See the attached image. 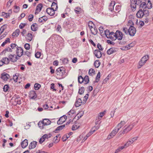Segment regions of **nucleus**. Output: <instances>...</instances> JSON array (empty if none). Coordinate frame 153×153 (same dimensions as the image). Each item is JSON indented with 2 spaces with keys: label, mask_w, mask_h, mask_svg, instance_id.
<instances>
[{
  "label": "nucleus",
  "mask_w": 153,
  "mask_h": 153,
  "mask_svg": "<svg viewBox=\"0 0 153 153\" xmlns=\"http://www.w3.org/2000/svg\"><path fill=\"white\" fill-rule=\"evenodd\" d=\"M57 9V4L55 2H53L51 5V7L47 8L46 11L48 15L51 16H53L55 14V11H56Z\"/></svg>",
  "instance_id": "obj_1"
},
{
  "label": "nucleus",
  "mask_w": 153,
  "mask_h": 153,
  "mask_svg": "<svg viewBox=\"0 0 153 153\" xmlns=\"http://www.w3.org/2000/svg\"><path fill=\"white\" fill-rule=\"evenodd\" d=\"M56 72L57 75L61 76L62 78L66 76L65 68L62 67L58 68L56 71Z\"/></svg>",
  "instance_id": "obj_2"
},
{
  "label": "nucleus",
  "mask_w": 153,
  "mask_h": 153,
  "mask_svg": "<svg viewBox=\"0 0 153 153\" xmlns=\"http://www.w3.org/2000/svg\"><path fill=\"white\" fill-rule=\"evenodd\" d=\"M78 82L81 84L84 81L85 82L84 83L85 84H87L89 81L88 76L87 75L85 76L84 78L81 76H79L78 78Z\"/></svg>",
  "instance_id": "obj_3"
},
{
  "label": "nucleus",
  "mask_w": 153,
  "mask_h": 153,
  "mask_svg": "<svg viewBox=\"0 0 153 153\" xmlns=\"http://www.w3.org/2000/svg\"><path fill=\"white\" fill-rule=\"evenodd\" d=\"M149 56L148 55H146L144 56L142 58L139 62V65L138 66V68H141L146 62L149 59Z\"/></svg>",
  "instance_id": "obj_4"
},
{
  "label": "nucleus",
  "mask_w": 153,
  "mask_h": 153,
  "mask_svg": "<svg viewBox=\"0 0 153 153\" xmlns=\"http://www.w3.org/2000/svg\"><path fill=\"white\" fill-rule=\"evenodd\" d=\"M119 131V128H117V127H115L110 134L108 136L107 139L109 140L114 136Z\"/></svg>",
  "instance_id": "obj_5"
},
{
  "label": "nucleus",
  "mask_w": 153,
  "mask_h": 153,
  "mask_svg": "<svg viewBox=\"0 0 153 153\" xmlns=\"http://www.w3.org/2000/svg\"><path fill=\"white\" fill-rule=\"evenodd\" d=\"M52 136L51 133H50L48 134H45L44 135L39 139V142L40 144L42 143L45 140V138H48Z\"/></svg>",
  "instance_id": "obj_6"
},
{
  "label": "nucleus",
  "mask_w": 153,
  "mask_h": 153,
  "mask_svg": "<svg viewBox=\"0 0 153 153\" xmlns=\"http://www.w3.org/2000/svg\"><path fill=\"white\" fill-rule=\"evenodd\" d=\"M114 36L116 38L119 40H120L122 39L123 37V34L119 30H117L115 32V34Z\"/></svg>",
  "instance_id": "obj_7"
},
{
  "label": "nucleus",
  "mask_w": 153,
  "mask_h": 153,
  "mask_svg": "<svg viewBox=\"0 0 153 153\" xmlns=\"http://www.w3.org/2000/svg\"><path fill=\"white\" fill-rule=\"evenodd\" d=\"M129 34L131 36H134L136 33L135 28L132 25H130L129 28Z\"/></svg>",
  "instance_id": "obj_8"
},
{
  "label": "nucleus",
  "mask_w": 153,
  "mask_h": 153,
  "mask_svg": "<svg viewBox=\"0 0 153 153\" xmlns=\"http://www.w3.org/2000/svg\"><path fill=\"white\" fill-rule=\"evenodd\" d=\"M23 49L21 47L18 46L17 47L16 53V56L19 57H21L23 54Z\"/></svg>",
  "instance_id": "obj_9"
},
{
  "label": "nucleus",
  "mask_w": 153,
  "mask_h": 153,
  "mask_svg": "<svg viewBox=\"0 0 153 153\" xmlns=\"http://www.w3.org/2000/svg\"><path fill=\"white\" fill-rule=\"evenodd\" d=\"M29 97L30 99L35 100L37 96L35 91L31 90L30 91Z\"/></svg>",
  "instance_id": "obj_10"
},
{
  "label": "nucleus",
  "mask_w": 153,
  "mask_h": 153,
  "mask_svg": "<svg viewBox=\"0 0 153 153\" xmlns=\"http://www.w3.org/2000/svg\"><path fill=\"white\" fill-rule=\"evenodd\" d=\"M67 117L65 115H63L60 117L57 122V124L58 125L62 124L66 120Z\"/></svg>",
  "instance_id": "obj_11"
},
{
  "label": "nucleus",
  "mask_w": 153,
  "mask_h": 153,
  "mask_svg": "<svg viewBox=\"0 0 153 153\" xmlns=\"http://www.w3.org/2000/svg\"><path fill=\"white\" fill-rule=\"evenodd\" d=\"M17 56L16 55H15V54H10L8 56V58L11 62H16L18 59H19L18 58Z\"/></svg>",
  "instance_id": "obj_12"
},
{
  "label": "nucleus",
  "mask_w": 153,
  "mask_h": 153,
  "mask_svg": "<svg viewBox=\"0 0 153 153\" xmlns=\"http://www.w3.org/2000/svg\"><path fill=\"white\" fill-rule=\"evenodd\" d=\"M144 15L143 9L140 8L139 9V10L137 11L136 14V16L138 18H141L143 17Z\"/></svg>",
  "instance_id": "obj_13"
},
{
  "label": "nucleus",
  "mask_w": 153,
  "mask_h": 153,
  "mask_svg": "<svg viewBox=\"0 0 153 153\" xmlns=\"http://www.w3.org/2000/svg\"><path fill=\"white\" fill-rule=\"evenodd\" d=\"M131 8H133L134 10L133 11L135 10L136 7V4L139 5L140 3L137 2L135 0H131Z\"/></svg>",
  "instance_id": "obj_14"
},
{
  "label": "nucleus",
  "mask_w": 153,
  "mask_h": 153,
  "mask_svg": "<svg viewBox=\"0 0 153 153\" xmlns=\"http://www.w3.org/2000/svg\"><path fill=\"white\" fill-rule=\"evenodd\" d=\"M70 21L69 20L67 19L64 22L63 27L65 29H69L71 27L70 25Z\"/></svg>",
  "instance_id": "obj_15"
},
{
  "label": "nucleus",
  "mask_w": 153,
  "mask_h": 153,
  "mask_svg": "<svg viewBox=\"0 0 153 153\" xmlns=\"http://www.w3.org/2000/svg\"><path fill=\"white\" fill-rule=\"evenodd\" d=\"M43 7V5L42 3H39L37 6L35 12V14L37 15L40 12Z\"/></svg>",
  "instance_id": "obj_16"
},
{
  "label": "nucleus",
  "mask_w": 153,
  "mask_h": 153,
  "mask_svg": "<svg viewBox=\"0 0 153 153\" xmlns=\"http://www.w3.org/2000/svg\"><path fill=\"white\" fill-rule=\"evenodd\" d=\"M82 102L81 98H78L77 97H76V101L74 105L76 107H79L82 105Z\"/></svg>",
  "instance_id": "obj_17"
},
{
  "label": "nucleus",
  "mask_w": 153,
  "mask_h": 153,
  "mask_svg": "<svg viewBox=\"0 0 153 153\" xmlns=\"http://www.w3.org/2000/svg\"><path fill=\"white\" fill-rule=\"evenodd\" d=\"M117 49L116 48L112 47L108 49L107 51V53L108 55H110L117 52Z\"/></svg>",
  "instance_id": "obj_18"
},
{
  "label": "nucleus",
  "mask_w": 153,
  "mask_h": 153,
  "mask_svg": "<svg viewBox=\"0 0 153 153\" xmlns=\"http://www.w3.org/2000/svg\"><path fill=\"white\" fill-rule=\"evenodd\" d=\"M94 54L98 58H100L102 57V54L101 52L99 50L96 49L94 52Z\"/></svg>",
  "instance_id": "obj_19"
},
{
  "label": "nucleus",
  "mask_w": 153,
  "mask_h": 153,
  "mask_svg": "<svg viewBox=\"0 0 153 153\" xmlns=\"http://www.w3.org/2000/svg\"><path fill=\"white\" fill-rule=\"evenodd\" d=\"M138 137H135L132 138L131 140L128 141L125 144V146H128L129 145L131 144L133 142L135 141L137 139Z\"/></svg>",
  "instance_id": "obj_20"
},
{
  "label": "nucleus",
  "mask_w": 153,
  "mask_h": 153,
  "mask_svg": "<svg viewBox=\"0 0 153 153\" xmlns=\"http://www.w3.org/2000/svg\"><path fill=\"white\" fill-rule=\"evenodd\" d=\"M115 34V33L112 31L111 32L109 33V36L107 37V38L111 39L112 41H114L116 39V38L114 36Z\"/></svg>",
  "instance_id": "obj_21"
},
{
  "label": "nucleus",
  "mask_w": 153,
  "mask_h": 153,
  "mask_svg": "<svg viewBox=\"0 0 153 153\" xmlns=\"http://www.w3.org/2000/svg\"><path fill=\"white\" fill-rule=\"evenodd\" d=\"M1 60L3 62H1V64L0 65H3L4 64L7 65L9 63L10 61L9 58L6 57L3 58Z\"/></svg>",
  "instance_id": "obj_22"
},
{
  "label": "nucleus",
  "mask_w": 153,
  "mask_h": 153,
  "mask_svg": "<svg viewBox=\"0 0 153 153\" xmlns=\"http://www.w3.org/2000/svg\"><path fill=\"white\" fill-rule=\"evenodd\" d=\"M10 77L9 75L6 73H4L2 74L1 77V78L4 81H7Z\"/></svg>",
  "instance_id": "obj_23"
},
{
  "label": "nucleus",
  "mask_w": 153,
  "mask_h": 153,
  "mask_svg": "<svg viewBox=\"0 0 153 153\" xmlns=\"http://www.w3.org/2000/svg\"><path fill=\"white\" fill-rule=\"evenodd\" d=\"M37 144V142L36 141H33L31 142L30 144L29 149H31L34 148Z\"/></svg>",
  "instance_id": "obj_24"
},
{
  "label": "nucleus",
  "mask_w": 153,
  "mask_h": 153,
  "mask_svg": "<svg viewBox=\"0 0 153 153\" xmlns=\"http://www.w3.org/2000/svg\"><path fill=\"white\" fill-rule=\"evenodd\" d=\"M146 4V7L148 9H150L152 7V4L150 0H145Z\"/></svg>",
  "instance_id": "obj_25"
},
{
  "label": "nucleus",
  "mask_w": 153,
  "mask_h": 153,
  "mask_svg": "<svg viewBox=\"0 0 153 153\" xmlns=\"http://www.w3.org/2000/svg\"><path fill=\"white\" fill-rule=\"evenodd\" d=\"M28 140L25 139L22 142L21 146L22 148H25L28 145Z\"/></svg>",
  "instance_id": "obj_26"
},
{
  "label": "nucleus",
  "mask_w": 153,
  "mask_h": 153,
  "mask_svg": "<svg viewBox=\"0 0 153 153\" xmlns=\"http://www.w3.org/2000/svg\"><path fill=\"white\" fill-rule=\"evenodd\" d=\"M132 129V127H131L130 125H129L123 130V131L122 132V133L123 134L127 133Z\"/></svg>",
  "instance_id": "obj_27"
},
{
  "label": "nucleus",
  "mask_w": 153,
  "mask_h": 153,
  "mask_svg": "<svg viewBox=\"0 0 153 153\" xmlns=\"http://www.w3.org/2000/svg\"><path fill=\"white\" fill-rule=\"evenodd\" d=\"M31 29L33 31H36L38 29V25L36 23L33 24L31 25Z\"/></svg>",
  "instance_id": "obj_28"
},
{
  "label": "nucleus",
  "mask_w": 153,
  "mask_h": 153,
  "mask_svg": "<svg viewBox=\"0 0 153 153\" xmlns=\"http://www.w3.org/2000/svg\"><path fill=\"white\" fill-rule=\"evenodd\" d=\"M20 30L19 29H17L14 31L12 34V36L14 37H17L19 35L20 33Z\"/></svg>",
  "instance_id": "obj_29"
},
{
  "label": "nucleus",
  "mask_w": 153,
  "mask_h": 153,
  "mask_svg": "<svg viewBox=\"0 0 153 153\" xmlns=\"http://www.w3.org/2000/svg\"><path fill=\"white\" fill-rule=\"evenodd\" d=\"M90 30L91 34L93 35H96L97 33V30L95 27L90 28Z\"/></svg>",
  "instance_id": "obj_30"
},
{
  "label": "nucleus",
  "mask_w": 153,
  "mask_h": 153,
  "mask_svg": "<svg viewBox=\"0 0 153 153\" xmlns=\"http://www.w3.org/2000/svg\"><path fill=\"white\" fill-rule=\"evenodd\" d=\"M43 124L44 126L48 125L51 124V121L47 119H45L43 120Z\"/></svg>",
  "instance_id": "obj_31"
},
{
  "label": "nucleus",
  "mask_w": 153,
  "mask_h": 153,
  "mask_svg": "<svg viewBox=\"0 0 153 153\" xmlns=\"http://www.w3.org/2000/svg\"><path fill=\"white\" fill-rule=\"evenodd\" d=\"M140 5L139 9L141 8L142 9H144L147 8L146 2H141L140 3Z\"/></svg>",
  "instance_id": "obj_32"
},
{
  "label": "nucleus",
  "mask_w": 153,
  "mask_h": 153,
  "mask_svg": "<svg viewBox=\"0 0 153 153\" xmlns=\"http://www.w3.org/2000/svg\"><path fill=\"white\" fill-rule=\"evenodd\" d=\"M65 125H63L58 127L53 132L56 133L57 131L62 130L65 127Z\"/></svg>",
  "instance_id": "obj_33"
},
{
  "label": "nucleus",
  "mask_w": 153,
  "mask_h": 153,
  "mask_svg": "<svg viewBox=\"0 0 153 153\" xmlns=\"http://www.w3.org/2000/svg\"><path fill=\"white\" fill-rule=\"evenodd\" d=\"M98 128L96 129H94V128H92L88 134H87L86 136L88 137L91 134H92Z\"/></svg>",
  "instance_id": "obj_34"
},
{
  "label": "nucleus",
  "mask_w": 153,
  "mask_h": 153,
  "mask_svg": "<svg viewBox=\"0 0 153 153\" xmlns=\"http://www.w3.org/2000/svg\"><path fill=\"white\" fill-rule=\"evenodd\" d=\"M134 45V43L133 42H132L130 44H128L127 45L125 46V48H126L127 50H129L131 48L133 47Z\"/></svg>",
  "instance_id": "obj_35"
},
{
  "label": "nucleus",
  "mask_w": 153,
  "mask_h": 153,
  "mask_svg": "<svg viewBox=\"0 0 153 153\" xmlns=\"http://www.w3.org/2000/svg\"><path fill=\"white\" fill-rule=\"evenodd\" d=\"M100 73L99 72L97 74L96 78L95 81H94V83L98 82L100 80Z\"/></svg>",
  "instance_id": "obj_36"
},
{
  "label": "nucleus",
  "mask_w": 153,
  "mask_h": 153,
  "mask_svg": "<svg viewBox=\"0 0 153 153\" xmlns=\"http://www.w3.org/2000/svg\"><path fill=\"white\" fill-rule=\"evenodd\" d=\"M100 62L98 60H96L94 62V65L95 68H98L100 65Z\"/></svg>",
  "instance_id": "obj_37"
},
{
  "label": "nucleus",
  "mask_w": 153,
  "mask_h": 153,
  "mask_svg": "<svg viewBox=\"0 0 153 153\" xmlns=\"http://www.w3.org/2000/svg\"><path fill=\"white\" fill-rule=\"evenodd\" d=\"M38 125L39 128H40L41 129H43L44 128V127L45 126L43 124L42 120L38 122Z\"/></svg>",
  "instance_id": "obj_38"
},
{
  "label": "nucleus",
  "mask_w": 153,
  "mask_h": 153,
  "mask_svg": "<svg viewBox=\"0 0 153 153\" xmlns=\"http://www.w3.org/2000/svg\"><path fill=\"white\" fill-rule=\"evenodd\" d=\"M106 112V111L105 110L104 111L100 112L98 115V120H100L101 117L104 116L105 114V112Z\"/></svg>",
  "instance_id": "obj_39"
},
{
  "label": "nucleus",
  "mask_w": 153,
  "mask_h": 153,
  "mask_svg": "<svg viewBox=\"0 0 153 153\" xmlns=\"http://www.w3.org/2000/svg\"><path fill=\"white\" fill-rule=\"evenodd\" d=\"M27 40L28 42H30L32 39V35L31 33H28L27 35Z\"/></svg>",
  "instance_id": "obj_40"
},
{
  "label": "nucleus",
  "mask_w": 153,
  "mask_h": 153,
  "mask_svg": "<svg viewBox=\"0 0 153 153\" xmlns=\"http://www.w3.org/2000/svg\"><path fill=\"white\" fill-rule=\"evenodd\" d=\"M34 89L36 90H37L40 88L41 87V85L39 83H36L34 84Z\"/></svg>",
  "instance_id": "obj_41"
},
{
  "label": "nucleus",
  "mask_w": 153,
  "mask_h": 153,
  "mask_svg": "<svg viewBox=\"0 0 153 153\" xmlns=\"http://www.w3.org/2000/svg\"><path fill=\"white\" fill-rule=\"evenodd\" d=\"M7 42L9 43L10 42V39L9 38H7L2 43L1 45V46L2 47H4Z\"/></svg>",
  "instance_id": "obj_42"
},
{
  "label": "nucleus",
  "mask_w": 153,
  "mask_h": 153,
  "mask_svg": "<svg viewBox=\"0 0 153 153\" xmlns=\"http://www.w3.org/2000/svg\"><path fill=\"white\" fill-rule=\"evenodd\" d=\"M88 74L90 76H92L95 74V71L93 69L91 68L89 70Z\"/></svg>",
  "instance_id": "obj_43"
},
{
  "label": "nucleus",
  "mask_w": 153,
  "mask_h": 153,
  "mask_svg": "<svg viewBox=\"0 0 153 153\" xmlns=\"http://www.w3.org/2000/svg\"><path fill=\"white\" fill-rule=\"evenodd\" d=\"M85 89L83 87H82L79 89L78 93L80 94H82L84 91Z\"/></svg>",
  "instance_id": "obj_44"
},
{
  "label": "nucleus",
  "mask_w": 153,
  "mask_h": 153,
  "mask_svg": "<svg viewBox=\"0 0 153 153\" xmlns=\"http://www.w3.org/2000/svg\"><path fill=\"white\" fill-rule=\"evenodd\" d=\"M123 31L126 34H129V29H128L126 27H123Z\"/></svg>",
  "instance_id": "obj_45"
},
{
  "label": "nucleus",
  "mask_w": 153,
  "mask_h": 153,
  "mask_svg": "<svg viewBox=\"0 0 153 153\" xmlns=\"http://www.w3.org/2000/svg\"><path fill=\"white\" fill-rule=\"evenodd\" d=\"M14 10H13L14 12L15 13H18L19 12L20 10V8L19 7L16 5H14Z\"/></svg>",
  "instance_id": "obj_46"
},
{
  "label": "nucleus",
  "mask_w": 153,
  "mask_h": 153,
  "mask_svg": "<svg viewBox=\"0 0 153 153\" xmlns=\"http://www.w3.org/2000/svg\"><path fill=\"white\" fill-rule=\"evenodd\" d=\"M144 11V16L145 17H147L149 14V12L148 10L143 9Z\"/></svg>",
  "instance_id": "obj_47"
},
{
  "label": "nucleus",
  "mask_w": 153,
  "mask_h": 153,
  "mask_svg": "<svg viewBox=\"0 0 153 153\" xmlns=\"http://www.w3.org/2000/svg\"><path fill=\"white\" fill-rule=\"evenodd\" d=\"M114 4H113L112 3V2H111L110 4L109 5V7H108L109 10L111 11V12L112 11L114 10Z\"/></svg>",
  "instance_id": "obj_48"
},
{
  "label": "nucleus",
  "mask_w": 153,
  "mask_h": 153,
  "mask_svg": "<svg viewBox=\"0 0 153 153\" xmlns=\"http://www.w3.org/2000/svg\"><path fill=\"white\" fill-rule=\"evenodd\" d=\"M88 26L89 27L90 29L93 27V26H94V25L93 22L91 21H89L88 22Z\"/></svg>",
  "instance_id": "obj_49"
},
{
  "label": "nucleus",
  "mask_w": 153,
  "mask_h": 153,
  "mask_svg": "<svg viewBox=\"0 0 153 153\" xmlns=\"http://www.w3.org/2000/svg\"><path fill=\"white\" fill-rule=\"evenodd\" d=\"M69 138V136H67V134H64L62 138V140L63 142H65Z\"/></svg>",
  "instance_id": "obj_50"
},
{
  "label": "nucleus",
  "mask_w": 153,
  "mask_h": 153,
  "mask_svg": "<svg viewBox=\"0 0 153 153\" xmlns=\"http://www.w3.org/2000/svg\"><path fill=\"white\" fill-rule=\"evenodd\" d=\"M9 88V87L8 85H5L4 86V87L3 88V90L4 92H7V91Z\"/></svg>",
  "instance_id": "obj_51"
},
{
  "label": "nucleus",
  "mask_w": 153,
  "mask_h": 153,
  "mask_svg": "<svg viewBox=\"0 0 153 153\" xmlns=\"http://www.w3.org/2000/svg\"><path fill=\"white\" fill-rule=\"evenodd\" d=\"M79 127V126H77L76 125V124H75L74 125H73L71 129L72 130L74 131L76 130V129H78Z\"/></svg>",
  "instance_id": "obj_52"
},
{
  "label": "nucleus",
  "mask_w": 153,
  "mask_h": 153,
  "mask_svg": "<svg viewBox=\"0 0 153 153\" xmlns=\"http://www.w3.org/2000/svg\"><path fill=\"white\" fill-rule=\"evenodd\" d=\"M34 16L33 14H30L28 16V20L29 22H31Z\"/></svg>",
  "instance_id": "obj_53"
},
{
  "label": "nucleus",
  "mask_w": 153,
  "mask_h": 153,
  "mask_svg": "<svg viewBox=\"0 0 153 153\" xmlns=\"http://www.w3.org/2000/svg\"><path fill=\"white\" fill-rule=\"evenodd\" d=\"M35 56L37 58H39L41 55V53L40 52H37L35 54Z\"/></svg>",
  "instance_id": "obj_54"
},
{
  "label": "nucleus",
  "mask_w": 153,
  "mask_h": 153,
  "mask_svg": "<svg viewBox=\"0 0 153 153\" xmlns=\"http://www.w3.org/2000/svg\"><path fill=\"white\" fill-rule=\"evenodd\" d=\"M12 13V9H10L8 12L7 13H6V16H5L6 18H7L9 16H10V15Z\"/></svg>",
  "instance_id": "obj_55"
},
{
  "label": "nucleus",
  "mask_w": 153,
  "mask_h": 153,
  "mask_svg": "<svg viewBox=\"0 0 153 153\" xmlns=\"http://www.w3.org/2000/svg\"><path fill=\"white\" fill-rule=\"evenodd\" d=\"M24 47L26 50H29L30 48V45L28 43H26L24 45Z\"/></svg>",
  "instance_id": "obj_56"
},
{
  "label": "nucleus",
  "mask_w": 153,
  "mask_h": 153,
  "mask_svg": "<svg viewBox=\"0 0 153 153\" xmlns=\"http://www.w3.org/2000/svg\"><path fill=\"white\" fill-rule=\"evenodd\" d=\"M97 48H98V50H99L100 51H102L103 49V48L102 46L101 45H100L99 43H98L97 45Z\"/></svg>",
  "instance_id": "obj_57"
},
{
  "label": "nucleus",
  "mask_w": 153,
  "mask_h": 153,
  "mask_svg": "<svg viewBox=\"0 0 153 153\" xmlns=\"http://www.w3.org/2000/svg\"><path fill=\"white\" fill-rule=\"evenodd\" d=\"M110 32L109 30L108 29H106L104 32V34L105 35L106 37L107 38V37L109 36V33H110Z\"/></svg>",
  "instance_id": "obj_58"
},
{
  "label": "nucleus",
  "mask_w": 153,
  "mask_h": 153,
  "mask_svg": "<svg viewBox=\"0 0 153 153\" xmlns=\"http://www.w3.org/2000/svg\"><path fill=\"white\" fill-rule=\"evenodd\" d=\"M26 25V24L25 23H21L19 25V27L20 29H23V28Z\"/></svg>",
  "instance_id": "obj_59"
},
{
  "label": "nucleus",
  "mask_w": 153,
  "mask_h": 153,
  "mask_svg": "<svg viewBox=\"0 0 153 153\" xmlns=\"http://www.w3.org/2000/svg\"><path fill=\"white\" fill-rule=\"evenodd\" d=\"M75 11L76 13H80V12L81 11V9L79 7L76 8L75 10Z\"/></svg>",
  "instance_id": "obj_60"
},
{
  "label": "nucleus",
  "mask_w": 153,
  "mask_h": 153,
  "mask_svg": "<svg viewBox=\"0 0 153 153\" xmlns=\"http://www.w3.org/2000/svg\"><path fill=\"white\" fill-rule=\"evenodd\" d=\"M56 30L57 32H61L62 31V29L60 25H58Z\"/></svg>",
  "instance_id": "obj_61"
},
{
  "label": "nucleus",
  "mask_w": 153,
  "mask_h": 153,
  "mask_svg": "<svg viewBox=\"0 0 153 153\" xmlns=\"http://www.w3.org/2000/svg\"><path fill=\"white\" fill-rule=\"evenodd\" d=\"M10 47L12 49H14L15 48L17 49V47H18V46L15 43H12L11 44Z\"/></svg>",
  "instance_id": "obj_62"
},
{
  "label": "nucleus",
  "mask_w": 153,
  "mask_h": 153,
  "mask_svg": "<svg viewBox=\"0 0 153 153\" xmlns=\"http://www.w3.org/2000/svg\"><path fill=\"white\" fill-rule=\"evenodd\" d=\"M7 25L4 24L2 25L1 27V30H2V31H4V30L7 27Z\"/></svg>",
  "instance_id": "obj_63"
},
{
  "label": "nucleus",
  "mask_w": 153,
  "mask_h": 153,
  "mask_svg": "<svg viewBox=\"0 0 153 153\" xmlns=\"http://www.w3.org/2000/svg\"><path fill=\"white\" fill-rule=\"evenodd\" d=\"M75 111L74 110L71 109L68 112V115H71V113L72 114H74L75 113Z\"/></svg>",
  "instance_id": "obj_64"
}]
</instances>
